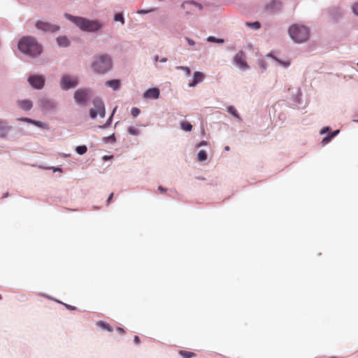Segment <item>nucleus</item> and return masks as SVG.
<instances>
[{
	"mask_svg": "<svg viewBox=\"0 0 358 358\" xmlns=\"http://www.w3.org/2000/svg\"><path fill=\"white\" fill-rule=\"evenodd\" d=\"M180 128L185 131L189 132L192 131V125L188 122H182L180 123Z\"/></svg>",
	"mask_w": 358,
	"mask_h": 358,
	"instance_id": "obj_27",
	"label": "nucleus"
},
{
	"mask_svg": "<svg viewBox=\"0 0 358 358\" xmlns=\"http://www.w3.org/2000/svg\"><path fill=\"white\" fill-rule=\"evenodd\" d=\"M179 355H180L183 358H192L196 356V354L192 352L185 351V350H180L178 352Z\"/></svg>",
	"mask_w": 358,
	"mask_h": 358,
	"instance_id": "obj_26",
	"label": "nucleus"
},
{
	"mask_svg": "<svg viewBox=\"0 0 358 358\" xmlns=\"http://www.w3.org/2000/svg\"><path fill=\"white\" fill-rule=\"evenodd\" d=\"M281 8V2L279 0H273L267 6V8L271 11H275Z\"/></svg>",
	"mask_w": 358,
	"mask_h": 358,
	"instance_id": "obj_21",
	"label": "nucleus"
},
{
	"mask_svg": "<svg viewBox=\"0 0 358 358\" xmlns=\"http://www.w3.org/2000/svg\"><path fill=\"white\" fill-rule=\"evenodd\" d=\"M268 57L271 59L275 66H280L285 69H287L290 66L291 62L289 59L282 60L273 55H268Z\"/></svg>",
	"mask_w": 358,
	"mask_h": 358,
	"instance_id": "obj_13",
	"label": "nucleus"
},
{
	"mask_svg": "<svg viewBox=\"0 0 358 358\" xmlns=\"http://www.w3.org/2000/svg\"><path fill=\"white\" fill-rule=\"evenodd\" d=\"M206 41L210 43H217L220 44H222L224 42V39L216 38L215 37L212 36L207 37Z\"/></svg>",
	"mask_w": 358,
	"mask_h": 358,
	"instance_id": "obj_31",
	"label": "nucleus"
},
{
	"mask_svg": "<svg viewBox=\"0 0 358 358\" xmlns=\"http://www.w3.org/2000/svg\"><path fill=\"white\" fill-rule=\"evenodd\" d=\"M64 17L73 22L82 31L101 34L105 27L104 22L98 19H88L80 16H74L69 13H65Z\"/></svg>",
	"mask_w": 358,
	"mask_h": 358,
	"instance_id": "obj_1",
	"label": "nucleus"
},
{
	"mask_svg": "<svg viewBox=\"0 0 358 358\" xmlns=\"http://www.w3.org/2000/svg\"><path fill=\"white\" fill-rule=\"evenodd\" d=\"M93 108L90 110V115L92 119H94L97 115L103 118L106 115L105 105L99 97H95L93 101Z\"/></svg>",
	"mask_w": 358,
	"mask_h": 358,
	"instance_id": "obj_6",
	"label": "nucleus"
},
{
	"mask_svg": "<svg viewBox=\"0 0 358 358\" xmlns=\"http://www.w3.org/2000/svg\"><path fill=\"white\" fill-rule=\"evenodd\" d=\"M19 51L25 56L35 58L41 55L43 52L42 45L32 36H24L17 43Z\"/></svg>",
	"mask_w": 358,
	"mask_h": 358,
	"instance_id": "obj_2",
	"label": "nucleus"
},
{
	"mask_svg": "<svg viewBox=\"0 0 358 358\" xmlns=\"http://www.w3.org/2000/svg\"><path fill=\"white\" fill-rule=\"evenodd\" d=\"M208 145V142L206 141H201L199 143L195 145V148H199L203 146H206Z\"/></svg>",
	"mask_w": 358,
	"mask_h": 358,
	"instance_id": "obj_41",
	"label": "nucleus"
},
{
	"mask_svg": "<svg viewBox=\"0 0 358 358\" xmlns=\"http://www.w3.org/2000/svg\"><path fill=\"white\" fill-rule=\"evenodd\" d=\"M160 62H162V63H164V62H167V58L166 57H163L160 59Z\"/></svg>",
	"mask_w": 358,
	"mask_h": 358,
	"instance_id": "obj_50",
	"label": "nucleus"
},
{
	"mask_svg": "<svg viewBox=\"0 0 358 358\" xmlns=\"http://www.w3.org/2000/svg\"><path fill=\"white\" fill-rule=\"evenodd\" d=\"M301 97H302V92H301V88H298L296 90V94H295V99H294V103L295 104L298 105V104H300L301 102Z\"/></svg>",
	"mask_w": 358,
	"mask_h": 358,
	"instance_id": "obj_29",
	"label": "nucleus"
},
{
	"mask_svg": "<svg viewBox=\"0 0 358 358\" xmlns=\"http://www.w3.org/2000/svg\"><path fill=\"white\" fill-rule=\"evenodd\" d=\"M185 39L187 42L188 45L191 47L195 46L196 45V42L189 37H185Z\"/></svg>",
	"mask_w": 358,
	"mask_h": 358,
	"instance_id": "obj_39",
	"label": "nucleus"
},
{
	"mask_svg": "<svg viewBox=\"0 0 358 358\" xmlns=\"http://www.w3.org/2000/svg\"><path fill=\"white\" fill-rule=\"evenodd\" d=\"M330 130V128L329 127H324L320 131V134L322 135L326 134Z\"/></svg>",
	"mask_w": 358,
	"mask_h": 358,
	"instance_id": "obj_42",
	"label": "nucleus"
},
{
	"mask_svg": "<svg viewBox=\"0 0 358 358\" xmlns=\"http://www.w3.org/2000/svg\"><path fill=\"white\" fill-rule=\"evenodd\" d=\"M96 325L102 329L107 330L108 331L110 332L113 331L112 327L108 323H106L105 322L99 321L97 322Z\"/></svg>",
	"mask_w": 358,
	"mask_h": 358,
	"instance_id": "obj_24",
	"label": "nucleus"
},
{
	"mask_svg": "<svg viewBox=\"0 0 358 358\" xmlns=\"http://www.w3.org/2000/svg\"><path fill=\"white\" fill-rule=\"evenodd\" d=\"M155 11V8H150V9H148V10H138L137 11V13L138 14H140V15H143V14H148V13H152Z\"/></svg>",
	"mask_w": 358,
	"mask_h": 358,
	"instance_id": "obj_36",
	"label": "nucleus"
},
{
	"mask_svg": "<svg viewBox=\"0 0 358 358\" xmlns=\"http://www.w3.org/2000/svg\"><path fill=\"white\" fill-rule=\"evenodd\" d=\"M113 193L110 194V195L108 196V199L106 201L107 205L109 204V203L110 202L111 199H113Z\"/></svg>",
	"mask_w": 358,
	"mask_h": 358,
	"instance_id": "obj_45",
	"label": "nucleus"
},
{
	"mask_svg": "<svg viewBox=\"0 0 358 358\" xmlns=\"http://www.w3.org/2000/svg\"><path fill=\"white\" fill-rule=\"evenodd\" d=\"M339 132V130H336L328 135L333 139L335 136H336L338 134Z\"/></svg>",
	"mask_w": 358,
	"mask_h": 358,
	"instance_id": "obj_44",
	"label": "nucleus"
},
{
	"mask_svg": "<svg viewBox=\"0 0 358 358\" xmlns=\"http://www.w3.org/2000/svg\"><path fill=\"white\" fill-rule=\"evenodd\" d=\"M45 169H51L53 171V172H62V169L59 168V167H54V166H52V167H48V168H45Z\"/></svg>",
	"mask_w": 358,
	"mask_h": 358,
	"instance_id": "obj_43",
	"label": "nucleus"
},
{
	"mask_svg": "<svg viewBox=\"0 0 358 358\" xmlns=\"http://www.w3.org/2000/svg\"><path fill=\"white\" fill-rule=\"evenodd\" d=\"M106 86L111 87L113 90H118L120 86V81L118 79L107 80L105 83Z\"/></svg>",
	"mask_w": 358,
	"mask_h": 358,
	"instance_id": "obj_20",
	"label": "nucleus"
},
{
	"mask_svg": "<svg viewBox=\"0 0 358 358\" xmlns=\"http://www.w3.org/2000/svg\"><path fill=\"white\" fill-rule=\"evenodd\" d=\"M36 28L43 31H49L52 33L57 32L60 27L57 24H52L48 22L38 20L36 22Z\"/></svg>",
	"mask_w": 358,
	"mask_h": 358,
	"instance_id": "obj_8",
	"label": "nucleus"
},
{
	"mask_svg": "<svg viewBox=\"0 0 358 358\" xmlns=\"http://www.w3.org/2000/svg\"><path fill=\"white\" fill-rule=\"evenodd\" d=\"M160 96V90L158 87L149 88L144 92L143 97L145 99H158Z\"/></svg>",
	"mask_w": 358,
	"mask_h": 358,
	"instance_id": "obj_12",
	"label": "nucleus"
},
{
	"mask_svg": "<svg viewBox=\"0 0 358 358\" xmlns=\"http://www.w3.org/2000/svg\"><path fill=\"white\" fill-rule=\"evenodd\" d=\"M158 190L161 192H166V189L163 187L162 186H159L158 187Z\"/></svg>",
	"mask_w": 358,
	"mask_h": 358,
	"instance_id": "obj_47",
	"label": "nucleus"
},
{
	"mask_svg": "<svg viewBox=\"0 0 358 358\" xmlns=\"http://www.w3.org/2000/svg\"><path fill=\"white\" fill-rule=\"evenodd\" d=\"M117 330L122 334H124L125 332L124 329H122V327H117Z\"/></svg>",
	"mask_w": 358,
	"mask_h": 358,
	"instance_id": "obj_49",
	"label": "nucleus"
},
{
	"mask_svg": "<svg viewBox=\"0 0 358 358\" xmlns=\"http://www.w3.org/2000/svg\"><path fill=\"white\" fill-rule=\"evenodd\" d=\"M76 151L78 154L83 155L87 151L86 145H79L76 148Z\"/></svg>",
	"mask_w": 358,
	"mask_h": 358,
	"instance_id": "obj_33",
	"label": "nucleus"
},
{
	"mask_svg": "<svg viewBox=\"0 0 358 358\" xmlns=\"http://www.w3.org/2000/svg\"><path fill=\"white\" fill-rule=\"evenodd\" d=\"M128 132L129 134L135 136H138L141 133L138 129L132 126L128 127Z\"/></svg>",
	"mask_w": 358,
	"mask_h": 358,
	"instance_id": "obj_32",
	"label": "nucleus"
},
{
	"mask_svg": "<svg viewBox=\"0 0 358 358\" xmlns=\"http://www.w3.org/2000/svg\"><path fill=\"white\" fill-rule=\"evenodd\" d=\"M114 21L115 22H120L122 25L124 24L125 23V20H124V15L122 13H116L115 15H114Z\"/></svg>",
	"mask_w": 358,
	"mask_h": 358,
	"instance_id": "obj_30",
	"label": "nucleus"
},
{
	"mask_svg": "<svg viewBox=\"0 0 358 358\" xmlns=\"http://www.w3.org/2000/svg\"><path fill=\"white\" fill-rule=\"evenodd\" d=\"M189 6H193L196 8H197L199 10H201L203 9V6L201 3H199L196 1H185L182 3L181 7L183 9H188Z\"/></svg>",
	"mask_w": 358,
	"mask_h": 358,
	"instance_id": "obj_18",
	"label": "nucleus"
},
{
	"mask_svg": "<svg viewBox=\"0 0 358 358\" xmlns=\"http://www.w3.org/2000/svg\"><path fill=\"white\" fill-rule=\"evenodd\" d=\"M12 127L9 126L6 122L0 120V138H5L8 132L11 130Z\"/></svg>",
	"mask_w": 358,
	"mask_h": 358,
	"instance_id": "obj_16",
	"label": "nucleus"
},
{
	"mask_svg": "<svg viewBox=\"0 0 358 358\" xmlns=\"http://www.w3.org/2000/svg\"><path fill=\"white\" fill-rule=\"evenodd\" d=\"M357 66H358V62H357Z\"/></svg>",
	"mask_w": 358,
	"mask_h": 358,
	"instance_id": "obj_56",
	"label": "nucleus"
},
{
	"mask_svg": "<svg viewBox=\"0 0 358 358\" xmlns=\"http://www.w3.org/2000/svg\"><path fill=\"white\" fill-rule=\"evenodd\" d=\"M112 67V57L106 53L95 55L91 64L92 71L97 74H105L110 71Z\"/></svg>",
	"mask_w": 358,
	"mask_h": 358,
	"instance_id": "obj_3",
	"label": "nucleus"
},
{
	"mask_svg": "<svg viewBox=\"0 0 358 358\" xmlns=\"http://www.w3.org/2000/svg\"><path fill=\"white\" fill-rule=\"evenodd\" d=\"M79 83L78 78L74 76L64 75L60 80V87L64 90L76 87Z\"/></svg>",
	"mask_w": 358,
	"mask_h": 358,
	"instance_id": "obj_7",
	"label": "nucleus"
},
{
	"mask_svg": "<svg viewBox=\"0 0 358 358\" xmlns=\"http://www.w3.org/2000/svg\"><path fill=\"white\" fill-rule=\"evenodd\" d=\"M27 81L35 90H41L45 85V78L41 75H30Z\"/></svg>",
	"mask_w": 358,
	"mask_h": 358,
	"instance_id": "obj_9",
	"label": "nucleus"
},
{
	"mask_svg": "<svg viewBox=\"0 0 358 358\" xmlns=\"http://www.w3.org/2000/svg\"><path fill=\"white\" fill-rule=\"evenodd\" d=\"M351 9L352 10V13L358 16V2H356L355 3L352 4V7H351Z\"/></svg>",
	"mask_w": 358,
	"mask_h": 358,
	"instance_id": "obj_38",
	"label": "nucleus"
},
{
	"mask_svg": "<svg viewBox=\"0 0 358 358\" xmlns=\"http://www.w3.org/2000/svg\"><path fill=\"white\" fill-rule=\"evenodd\" d=\"M288 34L294 43H303L310 38V29L304 24L296 23L289 27Z\"/></svg>",
	"mask_w": 358,
	"mask_h": 358,
	"instance_id": "obj_4",
	"label": "nucleus"
},
{
	"mask_svg": "<svg viewBox=\"0 0 358 358\" xmlns=\"http://www.w3.org/2000/svg\"><path fill=\"white\" fill-rule=\"evenodd\" d=\"M331 140L332 138L329 135H327L322 138L321 143L322 144V145H325L328 144Z\"/></svg>",
	"mask_w": 358,
	"mask_h": 358,
	"instance_id": "obj_37",
	"label": "nucleus"
},
{
	"mask_svg": "<svg viewBox=\"0 0 358 358\" xmlns=\"http://www.w3.org/2000/svg\"><path fill=\"white\" fill-rule=\"evenodd\" d=\"M113 158V155H110V156H108V155H105L103 157V159L104 161H106V160H108V159H110Z\"/></svg>",
	"mask_w": 358,
	"mask_h": 358,
	"instance_id": "obj_48",
	"label": "nucleus"
},
{
	"mask_svg": "<svg viewBox=\"0 0 358 358\" xmlns=\"http://www.w3.org/2000/svg\"><path fill=\"white\" fill-rule=\"evenodd\" d=\"M39 106L44 111H51L56 108V103L47 97H41L38 101Z\"/></svg>",
	"mask_w": 358,
	"mask_h": 358,
	"instance_id": "obj_11",
	"label": "nucleus"
},
{
	"mask_svg": "<svg viewBox=\"0 0 358 358\" xmlns=\"http://www.w3.org/2000/svg\"><path fill=\"white\" fill-rule=\"evenodd\" d=\"M227 111L237 120H241V117L239 113H238L237 110L234 106H230L227 107Z\"/></svg>",
	"mask_w": 358,
	"mask_h": 358,
	"instance_id": "obj_22",
	"label": "nucleus"
},
{
	"mask_svg": "<svg viewBox=\"0 0 358 358\" xmlns=\"http://www.w3.org/2000/svg\"><path fill=\"white\" fill-rule=\"evenodd\" d=\"M262 69L263 70H264V69H266V67L264 66V65H262Z\"/></svg>",
	"mask_w": 358,
	"mask_h": 358,
	"instance_id": "obj_54",
	"label": "nucleus"
},
{
	"mask_svg": "<svg viewBox=\"0 0 358 358\" xmlns=\"http://www.w3.org/2000/svg\"><path fill=\"white\" fill-rule=\"evenodd\" d=\"M17 106L23 110L29 111L33 107L32 101L29 99H22L17 101Z\"/></svg>",
	"mask_w": 358,
	"mask_h": 358,
	"instance_id": "obj_15",
	"label": "nucleus"
},
{
	"mask_svg": "<svg viewBox=\"0 0 358 358\" xmlns=\"http://www.w3.org/2000/svg\"><path fill=\"white\" fill-rule=\"evenodd\" d=\"M140 112L138 108H132L131 113L133 117H137L140 114Z\"/></svg>",
	"mask_w": 358,
	"mask_h": 358,
	"instance_id": "obj_40",
	"label": "nucleus"
},
{
	"mask_svg": "<svg viewBox=\"0 0 358 358\" xmlns=\"http://www.w3.org/2000/svg\"><path fill=\"white\" fill-rule=\"evenodd\" d=\"M154 61H155V62H157V61H159V56H158V55H155V56L154 57Z\"/></svg>",
	"mask_w": 358,
	"mask_h": 358,
	"instance_id": "obj_51",
	"label": "nucleus"
},
{
	"mask_svg": "<svg viewBox=\"0 0 358 358\" xmlns=\"http://www.w3.org/2000/svg\"><path fill=\"white\" fill-rule=\"evenodd\" d=\"M224 150H225L226 151H229V146H226V147L224 148Z\"/></svg>",
	"mask_w": 358,
	"mask_h": 358,
	"instance_id": "obj_52",
	"label": "nucleus"
},
{
	"mask_svg": "<svg viewBox=\"0 0 358 358\" xmlns=\"http://www.w3.org/2000/svg\"><path fill=\"white\" fill-rule=\"evenodd\" d=\"M102 141L103 143L114 144L116 142V138L114 134H112L109 136L103 137Z\"/></svg>",
	"mask_w": 358,
	"mask_h": 358,
	"instance_id": "obj_28",
	"label": "nucleus"
},
{
	"mask_svg": "<svg viewBox=\"0 0 358 358\" xmlns=\"http://www.w3.org/2000/svg\"><path fill=\"white\" fill-rule=\"evenodd\" d=\"M208 155L205 150H200L197 154V160L199 162H203L207 159Z\"/></svg>",
	"mask_w": 358,
	"mask_h": 358,
	"instance_id": "obj_25",
	"label": "nucleus"
},
{
	"mask_svg": "<svg viewBox=\"0 0 358 358\" xmlns=\"http://www.w3.org/2000/svg\"><path fill=\"white\" fill-rule=\"evenodd\" d=\"M204 79V74L200 71H195L193 73V79L189 83V87H196L199 83L203 82Z\"/></svg>",
	"mask_w": 358,
	"mask_h": 358,
	"instance_id": "obj_14",
	"label": "nucleus"
},
{
	"mask_svg": "<svg viewBox=\"0 0 358 358\" xmlns=\"http://www.w3.org/2000/svg\"><path fill=\"white\" fill-rule=\"evenodd\" d=\"M134 341L136 344H138L140 343V338L138 336H135L134 338Z\"/></svg>",
	"mask_w": 358,
	"mask_h": 358,
	"instance_id": "obj_46",
	"label": "nucleus"
},
{
	"mask_svg": "<svg viewBox=\"0 0 358 358\" xmlns=\"http://www.w3.org/2000/svg\"><path fill=\"white\" fill-rule=\"evenodd\" d=\"M2 299L1 295L0 294V300Z\"/></svg>",
	"mask_w": 358,
	"mask_h": 358,
	"instance_id": "obj_55",
	"label": "nucleus"
},
{
	"mask_svg": "<svg viewBox=\"0 0 358 358\" xmlns=\"http://www.w3.org/2000/svg\"><path fill=\"white\" fill-rule=\"evenodd\" d=\"M57 44L62 48H66L70 45V41L65 36H58L56 39Z\"/></svg>",
	"mask_w": 358,
	"mask_h": 358,
	"instance_id": "obj_19",
	"label": "nucleus"
},
{
	"mask_svg": "<svg viewBox=\"0 0 358 358\" xmlns=\"http://www.w3.org/2000/svg\"><path fill=\"white\" fill-rule=\"evenodd\" d=\"M234 64L242 71L248 69V65L245 60V54L243 51L241 50L236 54L233 58Z\"/></svg>",
	"mask_w": 358,
	"mask_h": 358,
	"instance_id": "obj_10",
	"label": "nucleus"
},
{
	"mask_svg": "<svg viewBox=\"0 0 358 358\" xmlns=\"http://www.w3.org/2000/svg\"><path fill=\"white\" fill-rule=\"evenodd\" d=\"M115 110H116V107L113 109V113L111 114V115L110 116V117L107 120V121L106 122V123L103 125H99L98 126V128L100 129H106L107 127H108L110 124H111V122H112V119H113V116L115 112Z\"/></svg>",
	"mask_w": 358,
	"mask_h": 358,
	"instance_id": "obj_23",
	"label": "nucleus"
},
{
	"mask_svg": "<svg viewBox=\"0 0 358 358\" xmlns=\"http://www.w3.org/2000/svg\"><path fill=\"white\" fill-rule=\"evenodd\" d=\"M246 25L248 27H250L254 29H258L260 28V24L259 22H247L246 23Z\"/></svg>",
	"mask_w": 358,
	"mask_h": 358,
	"instance_id": "obj_34",
	"label": "nucleus"
},
{
	"mask_svg": "<svg viewBox=\"0 0 358 358\" xmlns=\"http://www.w3.org/2000/svg\"><path fill=\"white\" fill-rule=\"evenodd\" d=\"M68 307H69V308L72 309V310H74V309H75V308H74V307H72V306H69Z\"/></svg>",
	"mask_w": 358,
	"mask_h": 358,
	"instance_id": "obj_53",
	"label": "nucleus"
},
{
	"mask_svg": "<svg viewBox=\"0 0 358 358\" xmlns=\"http://www.w3.org/2000/svg\"><path fill=\"white\" fill-rule=\"evenodd\" d=\"M93 96V91L90 88H78L73 94L75 102L80 106H85Z\"/></svg>",
	"mask_w": 358,
	"mask_h": 358,
	"instance_id": "obj_5",
	"label": "nucleus"
},
{
	"mask_svg": "<svg viewBox=\"0 0 358 358\" xmlns=\"http://www.w3.org/2000/svg\"><path fill=\"white\" fill-rule=\"evenodd\" d=\"M176 69L178 70L183 71L187 76H189L191 73V70H190L189 67H188V66H177Z\"/></svg>",
	"mask_w": 358,
	"mask_h": 358,
	"instance_id": "obj_35",
	"label": "nucleus"
},
{
	"mask_svg": "<svg viewBox=\"0 0 358 358\" xmlns=\"http://www.w3.org/2000/svg\"><path fill=\"white\" fill-rule=\"evenodd\" d=\"M17 120L34 124L39 128H43V129L46 128V125L45 124L42 123L41 122L34 120L28 118V117H20V118H18Z\"/></svg>",
	"mask_w": 358,
	"mask_h": 358,
	"instance_id": "obj_17",
	"label": "nucleus"
}]
</instances>
